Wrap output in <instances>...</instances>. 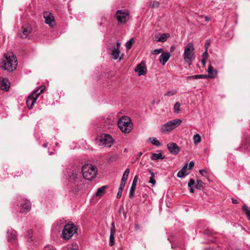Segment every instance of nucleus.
Here are the masks:
<instances>
[{
	"label": "nucleus",
	"mask_w": 250,
	"mask_h": 250,
	"mask_svg": "<svg viewBox=\"0 0 250 250\" xmlns=\"http://www.w3.org/2000/svg\"><path fill=\"white\" fill-rule=\"evenodd\" d=\"M242 210L245 212L248 219L250 221V210L245 204L243 206Z\"/></svg>",
	"instance_id": "29"
},
{
	"label": "nucleus",
	"mask_w": 250,
	"mask_h": 250,
	"mask_svg": "<svg viewBox=\"0 0 250 250\" xmlns=\"http://www.w3.org/2000/svg\"><path fill=\"white\" fill-rule=\"evenodd\" d=\"M137 180V176H135L133 179L131 188H130L129 196L130 198H132L134 197V191L136 188Z\"/></svg>",
	"instance_id": "19"
},
{
	"label": "nucleus",
	"mask_w": 250,
	"mask_h": 250,
	"mask_svg": "<svg viewBox=\"0 0 250 250\" xmlns=\"http://www.w3.org/2000/svg\"><path fill=\"white\" fill-rule=\"evenodd\" d=\"M125 184L122 183H120L119 190H118V192L117 195V198H120L121 197V196H122V192H123V189L125 187Z\"/></svg>",
	"instance_id": "28"
},
{
	"label": "nucleus",
	"mask_w": 250,
	"mask_h": 250,
	"mask_svg": "<svg viewBox=\"0 0 250 250\" xmlns=\"http://www.w3.org/2000/svg\"><path fill=\"white\" fill-rule=\"evenodd\" d=\"M188 166V164H186L178 172V177L183 178L189 174V173L188 172L187 170Z\"/></svg>",
	"instance_id": "21"
},
{
	"label": "nucleus",
	"mask_w": 250,
	"mask_h": 250,
	"mask_svg": "<svg viewBox=\"0 0 250 250\" xmlns=\"http://www.w3.org/2000/svg\"><path fill=\"white\" fill-rule=\"evenodd\" d=\"M52 154H53V153L52 152L49 153V155H52Z\"/></svg>",
	"instance_id": "58"
},
{
	"label": "nucleus",
	"mask_w": 250,
	"mask_h": 250,
	"mask_svg": "<svg viewBox=\"0 0 250 250\" xmlns=\"http://www.w3.org/2000/svg\"><path fill=\"white\" fill-rule=\"evenodd\" d=\"M45 87L43 85L34 90L26 100L27 106L29 109H32L34 103L38 98L39 95L43 91Z\"/></svg>",
	"instance_id": "8"
},
{
	"label": "nucleus",
	"mask_w": 250,
	"mask_h": 250,
	"mask_svg": "<svg viewBox=\"0 0 250 250\" xmlns=\"http://www.w3.org/2000/svg\"><path fill=\"white\" fill-rule=\"evenodd\" d=\"M135 71L138 73L139 76L144 75L146 72V68L144 62H141L137 65L135 69Z\"/></svg>",
	"instance_id": "15"
},
{
	"label": "nucleus",
	"mask_w": 250,
	"mask_h": 250,
	"mask_svg": "<svg viewBox=\"0 0 250 250\" xmlns=\"http://www.w3.org/2000/svg\"><path fill=\"white\" fill-rule=\"evenodd\" d=\"M201 141V138L199 134H196L193 136L194 143L196 145Z\"/></svg>",
	"instance_id": "30"
},
{
	"label": "nucleus",
	"mask_w": 250,
	"mask_h": 250,
	"mask_svg": "<svg viewBox=\"0 0 250 250\" xmlns=\"http://www.w3.org/2000/svg\"><path fill=\"white\" fill-rule=\"evenodd\" d=\"M167 147L171 154H177L180 151L179 147L175 143H170L167 145Z\"/></svg>",
	"instance_id": "14"
},
{
	"label": "nucleus",
	"mask_w": 250,
	"mask_h": 250,
	"mask_svg": "<svg viewBox=\"0 0 250 250\" xmlns=\"http://www.w3.org/2000/svg\"><path fill=\"white\" fill-rule=\"evenodd\" d=\"M188 80L195 79L194 76H188L187 77Z\"/></svg>",
	"instance_id": "48"
},
{
	"label": "nucleus",
	"mask_w": 250,
	"mask_h": 250,
	"mask_svg": "<svg viewBox=\"0 0 250 250\" xmlns=\"http://www.w3.org/2000/svg\"><path fill=\"white\" fill-rule=\"evenodd\" d=\"M43 147H46L47 146V143H45V144H44L43 145H42Z\"/></svg>",
	"instance_id": "54"
},
{
	"label": "nucleus",
	"mask_w": 250,
	"mask_h": 250,
	"mask_svg": "<svg viewBox=\"0 0 250 250\" xmlns=\"http://www.w3.org/2000/svg\"><path fill=\"white\" fill-rule=\"evenodd\" d=\"M170 57V54L167 52H163L159 57L160 62L164 65Z\"/></svg>",
	"instance_id": "18"
},
{
	"label": "nucleus",
	"mask_w": 250,
	"mask_h": 250,
	"mask_svg": "<svg viewBox=\"0 0 250 250\" xmlns=\"http://www.w3.org/2000/svg\"><path fill=\"white\" fill-rule=\"evenodd\" d=\"M206 60H207V59H203L201 61V62H202L203 66H205L206 64Z\"/></svg>",
	"instance_id": "46"
},
{
	"label": "nucleus",
	"mask_w": 250,
	"mask_h": 250,
	"mask_svg": "<svg viewBox=\"0 0 250 250\" xmlns=\"http://www.w3.org/2000/svg\"><path fill=\"white\" fill-rule=\"evenodd\" d=\"M183 56L185 62L190 65L195 58L194 47L192 43H188L186 46Z\"/></svg>",
	"instance_id": "4"
},
{
	"label": "nucleus",
	"mask_w": 250,
	"mask_h": 250,
	"mask_svg": "<svg viewBox=\"0 0 250 250\" xmlns=\"http://www.w3.org/2000/svg\"><path fill=\"white\" fill-rule=\"evenodd\" d=\"M206 172V170H204V169L200 170V171H199V172H200L201 174H203V172Z\"/></svg>",
	"instance_id": "52"
},
{
	"label": "nucleus",
	"mask_w": 250,
	"mask_h": 250,
	"mask_svg": "<svg viewBox=\"0 0 250 250\" xmlns=\"http://www.w3.org/2000/svg\"><path fill=\"white\" fill-rule=\"evenodd\" d=\"M114 244V235L110 234L109 237V245L112 246Z\"/></svg>",
	"instance_id": "35"
},
{
	"label": "nucleus",
	"mask_w": 250,
	"mask_h": 250,
	"mask_svg": "<svg viewBox=\"0 0 250 250\" xmlns=\"http://www.w3.org/2000/svg\"><path fill=\"white\" fill-rule=\"evenodd\" d=\"M176 93H177V91L176 90L172 89V90H169V91L165 93L164 95L170 97V96L175 95Z\"/></svg>",
	"instance_id": "32"
},
{
	"label": "nucleus",
	"mask_w": 250,
	"mask_h": 250,
	"mask_svg": "<svg viewBox=\"0 0 250 250\" xmlns=\"http://www.w3.org/2000/svg\"><path fill=\"white\" fill-rule=\"evenodd\" d=\"M202 57H203V59H208V48L207 47H206L205 51L203 54Z\"/></svg>",
	"instance_id": "40"
},
{
	"label": "nucleus",
	"mask_w": 250,
	"mask_h": 250,
	"mask_svg": "<svg viewBox=\"0 0 250 250\" xmlns=\"http://www.w3.org/2000/svg\"><path fill=\"white\" fill-rule=\"evenodd\" d=\"M204 18H205V20L206 21H209L210 20L209 18H208V17L205 16L204 17Z\"/></svg>",
	"instance_id": "51"
},
{
	"label": "nucleus",
	"mask_w": 250,
	"mask_h": 250,
	"mask_svg": "<svg viewBox=\"0 0 250 250\" xmlns=\"http://www.w3.org/2000/svg\"><path fill=\"white\" fill-rule=\"evenodd\" d=\"M204 183L201 180H197L195 188L199 189H202L204 188Z\"/></svg>",
	"instance_id": "31"
},
{
	"label": "nucleus",
	"mask_w": 250,
	"mask_h": 250,
	"mask_svg": "<svg viewBox=\"0 0 250 250\" xmlns=\"http://www.w3.org/2000/svg\"><path fill=\"white\" fill-rule=\"evenodd\" d=\"M194 165V163L193 162H192V161L190 162L188 165V169H191L192 168V167H193Z\"/></svg>",
	"instance_id": "44"
},
{
	"label": "nucleus",
	"mask_w": 250,
	"mask_h": 250,
	"mask_svg": "<svg viewBox=\"0 0 250 250\" xmlns=\"http://www.w3.org/2000/svg\"><path fill=\"white\" fill-rule=\"evenodd\" d=\"M181 104L179 102H176L174 105V112L176 114H179L181 113L180 110Z\"/></svg>",
	"instance_id": "27"
},
{
	"label": "nucleus",
	"mask_w": 250,
	"mask_h": 250,
	"mask_svg": "<svg viewBox=\"0 0 250 250\" xmlns=\"http://www.w3.org/2000/svg\"><path fill=\"white\" fill-rule=\"evenodd\" d=\"M163 51V49L162 48H160V49H154L152 53L153 54H158L159 53H160L161 52H162Z\"/></svg>",
	"instance_id": "39"
},
{
	"label": "nucleus",
	"mask_w": 250,
	"mask_h": 250,
	"mask_svg": "<svg viewBox=\"0 0 250 250\" xmlns=\"http://www.w3.org/2000/svg\"><path fill=\"white\" fill-rule=\"evenodd\" d=\"M21 208L23 210H21V211L23 212L24 211L26 212L28 211L31 208V203L29 201H25L24 203L21 204Z\"/></svg>",
	"instance_id": "22"
},
{
	"label": "nucleus",
	"mask_w": 250,
	"mask_h": 250,
	"mask_svg": "<svg viewBox=\"0 0 250 250\" xmlns=\"http://www.w3.org/2000/svg\"><path fill=\"white\" fill-rule=\"evenodd\" d=\"M181 119H174L162 125L160 130L163 133H167L177 127L182 123Z\"/></svg>",
	"instance_id": "7"
},
{
	"label": "nucleus",
	"mask_w": 250,
	"mask_h": 250,
	"mask_svg": "<svg viewBox=\"0 0 250 250\" xmlns=\"http://www.w3.org/2000/svg\"><path fill=\"white\" fill-rule=\"evenodd\" d=\"M149 183L152 184L153 186H154L156 184V181L154 179V177H150L149 180Z\"/></svg>",
	"instance_id": "41"
},
{
	"label": "nucleus",
	"mask_w": 250,
	"mask_h": 250,
	"mask_svg": "<svg viewBox=\"0 0 250 250\" xmlns=\"http://www.w3.org/2000/svg\"><path fill=\"white\" fill-rule=\"evenodd\" d=\"M118 125L121 130L125 133H129L132 129V124L129 118L122 117L118 122Z\"/></svg>",
	"instance_id": "6"
},
{
	"label": "nucleus",
	"mask_w": 250,
	"mask_h": 250,
	"mask_svg": "<svg viewBox=\"0 0 250 250\" xmlns=\"http://www.w3.org/2000/svg\"><path fill=\"white\" fill-rule=\"evenodd\" d=\"M83 178L86 180H92L97 175V167L92 164H85L81 168Z\"/></svg>",
	"instance_id": "3"
},
{
	"label": "nucleus",
	"mask_w": 250,
	"mask_h": 250,
	"mask_svg": "<svg viewBox=\"0 0 250 250\" xmlns=\"http://www.w3.org/2000/svg\"><path fill=\"white\" fill-rule=\"evenodd\" d=\"M208 78H215L217 75V71L214 69L211 64H209L208 69Z\"/></svg>",
	"instance_id": "20"
},
{
	"label": "nucleus",
	"mask_w": 250,
	"mask_h": 250,
	"mask_svg": "<svg viewBox=\"0 0 250 250\" xmlns=\"http://www.w3.org/2000/svg\"><path fill=\"white\" fill-rule=\"evenodd\" d=\"M148 171L150 174L151 177H155V173L150 169H148Z\"/></svg>",
	"instance_id": "45"
},
{
	"label": "nucleus",
	"mask_w": 250,
	"mask_h": 250,
	"mask_svg": "<svg viewBox=\"0 0 250 250\" xmlns=\"http://www.w3.org/2000/svg\"><path fill=\"white\" fill-rule=\"evenodd\" d=\"M43 17L45 19V23L50 27H53L56 25L54 17L51 13L48 11L45 12L43 13Z\"/></svg>",
	"instance_id": "12"
},
{
	"label": "nucleus",
	"mask_w": 250,
	"mask_h": 250,
	"mask_svg": "<svg viewBox=\"0 0 250 250\" xmlns=\"http://www.w3.org/2000/svg\"><path fill=\"white\" fill-rule=\"evenodd\" d=\"M114 142L111 136L108 134H103L101 135L99 138V145L105 147H110Z\"/></svg>",
	"instance_id": "11"
},
{
	"label": "nucleus",
	"mask_w": 250,
	"mask_h": 250,
	"mask_svg": "<svg viewBox=\"0 0 250 250\" xmlns=\"http://www.w3.org/2000/svg\"><path fill=\"white\" fill-rule=\"evenodd\" d=\"M7 239L9 242L13 243L16 240L17 233L16 231L12 229H8L7 230Z\"/></svg>",
	"instance_id": "16"
},
{
	"label": "nucleus",
	"mask_w": 250,
	"mask_h": 250,
	"mask_svg": "<svg viewBox=\"0 0 250 250\" xmlns=\"http://www.w3.org/2000/svg\"><path fill=\"white\" fill-rule=\"evenodd\" d=\"M170 37V35L168 33L162 34L158 39L157 41L160 42H165L167 39Z\"/></svg>",
	"instance_id": "26"
},
{
	"label": "nucleus",
	"mask_w": 250,
	"mask_h": 250,
	"mask_svg": "<svg viewBox=\"0 0 250 250\" xmlns=\"http://www.w3.org/2000/svg\"><path fill=\"white\" fill-rule=\"evenodd\" d=\"M142 152H139L138 154V159L141 156V155H142Z\"/></svg>",
	"instance_id": "53"
},
{
	"label": "nucleus",
	"mask_w": 250,
	"mask_h": 250,
	"mask_svg": "<svg viewBox=\"0 0 250 250\" xmlns=\"http://www.w3.org/2000/svg\"><path fill=\"white\" fill-rule=\"evenodd\" d=\"M194 77L195 79H206V78H208V76L207 75H203V74L194 75Z\"/></svg>",
	"instance_id": "37"
},
{
	"label": "nucleus",
	"mask_w": 250,
	"mask_h": 250,
	"mask_svg": "<svg viewBox=\"0 0 250 250\" xmlns=\"http://www.w3.org/2000/svg\"><path fill=\"white\" fill-rule=\"evenodd\" d=\"M1 67L5 70L12 71L17 65V60L13 53L9 52L4 54V60L2 61Z\"/></svg>",
	"instance_id": "2"
},
{
	"label": "nucleus",
	"mask_w": 250,
	"mask_h": 250,
	"mask_svg": "<svg viewBox=\"0 0 250 250\" xmlns=\"http://www.w3.org/2000/svg\"><path fill=\"white\" fill-rule=\"evenodd\" d=\"M10 87V82L8 79L0 78V88L3 90L8 91Z\"/></svg>",
	"instance_id": "17"
},
{
	"label": "nucleus",
	"mask_w": 250,
	"mask_h": 250,
	"mask_svg": "<svg viewBox=\"0 0 250 250\" xmlns=\"http://www.w3.org/2000/svg\"><path fill=\"white\" fill-rule=\"evenodd\" d=\"M29 240H30L31 241H32V239H31V237H30L28 238V241H29Z\"/></svg>",
	"instance_id": "57"
},
{
	"label": "nucleus",
	"mask_w": 250,
	"mask_h": 250,
	"mask_svg": "<svg viewBox=\"0 0 250 250\" xmlns=\"http://www.w3.org/2000/svg\"><path fill=\"white\" fill-rule=\"evenodd\" d=\"M121 44L119 42L116 43L110 44L108 48V52L114 60H117L120 53V47Z\"/></svg>",
	"instance_id": "10"
},
{
	"label": "nucleus",
	"mask_w": 250,
	"mask_h": 250,
	"mask_svg": "<svg viewBox=\"0 0 250 250\" xmlns=\"http://www.w3.org/2000/svg\"><path fill=\"white\" fill-rule=\"evenodd\" d=\"M140 229V227H139V225H138V224H135V229L136 230H138L139 229Z\"/></svg>",
	"instance_id": "47"
},
{
	"label": "nucleus",
	"mask_w": 250,
	"mask_h": 250,
	"mask_svg": "<svg viewBox=\"0 0 250 250\" xmlns=\"http://www.w3.org/2000/svg\"><path fill=\"white\" fill-rule=\"evenodd\" d=\"M165 157L163 156L161 153H153L151 156V159L153 160H158L159 159H164Z\"/></svg>",
	"instance_id": "24"
},
{
	"label": "nucleus",
	"mask_w": 250,
	"mask_h": 250,
	"mask_svg": "<svg viewBox=\"0 0 250 250\" xmlns=\"http://www.w3.org/2000/svg\"><path fill=\"white\" fill-rule=\"evenodd\" d=\"M194 183H195L194 180L192 179H190L189 182L188 183V187H192L193 185L194 184Z\"/></svg>",
	"instance_id": "42"
},
{
	"label": "nucleus",
	"mask_w": 250,
	"mask_h": 250,
	"mask_svg": "<svg viewBox=\"0 0 250 250\" xmlns=\"http://www.w3.org/2000/svg\"><path fill=\"white\" fill-rule=\"evenodd\" d=\"M61 225V223L60 222H56L55 224H54V228L56 229H58L57 228V227H60V225Z\"/></svg>",
	"instance_id": "43"
},
{
	"label": "nucleus",
	"mask_w": 250,
	"mask_h": 250,
	"mask_svg": "<svg viewBox=\"0 0 250 250\" xmlns=\"http://www.w3.org/2000/svg\"><path fill=\"white\" fill-rule=\"evenodd\" d=\"M172 49H173V47H171L170 48V50H171Z\"/></svg>",
	"instance_id": "59"
},
{
	"label": "nucleus",
	"mask_w": 250,
	"mask_h": 250,
	"mask_svg": "<svg viewBox=\"0 0 250 250\" xmlns=\"http://www.w3.org/2000/svg\"><path fill=\"white\" fill-rule=\"evenodd\" d=\"M77 227L73 223H68L62 230V237L64 240H69L75 233H77Z\"/></svg>",
	"instance_id": "5"
},
{
	"label": "nucleus",
	"mask_w": 250,
	"mask_h": 250,
	"mask_svg": "<svg viewBox=\"0 0 250 250\" xmlns=\"http://www.w3.org/2000/svg\"><path fill=\"white\" fill-rule=\"evenodd\" d=\"M106 188V186H104L99 188L96 193V195L99 197L103 196L105 193V189Z\"/></svg>",
	"instance_id": "23"
},
{
	"label": "nucleus",
	"mask_w": 250,
	"mask_h": 250,
	"mask_svg": "<svg viewBox=\"0 0 250 250\" xmlns=\"http://www.w3.org/2000/svg\"><path fill=\"white\" fill-rule=\"evenodd\" d=\"M133 39H130V40H129L128 42H126V44H125V46L126 47L127 49H130L131 48L132 45V44H133Z\"/></svg>",
	"instance_id": "34"
},
{
	"label": "nucleus",
	"mask_w": 250,
	"mask_h": 250,
	"mask_svg": "<svg viewBox=\"0 0 250 250\" xmlns=\"http://www.w3.org/2000/svg\"><path fill=\"white\" fill-rule=\"evenodd\" d=\"M159 3L157 1H153L150 3L149 6L151 8H156L159 7Z\"/></svg>",
	"instance_id": "36"
},
{
	"label": "nucleus",
	"mask_w": 250,
	"mask_h": 250,
	"mask_svg": "<svg viewBox=\"0 0 250 250\" xmlns=\"http://www.w3.org/2000/svg\"><path fill=\"white\" fill-rule=\"evenodd\" d=\"M129 16V13L127 10H117L115 14V18L120 24H125Z\"/></svg>",
	"instance_id": "9"
},
{
	"label": "nucleus",
	"mask_w": 250,
	"mask_h": 250,
	"mask_svg": "<svg viewBox=\"0 0 250 250\" xmlns=\"http://www.w3.org/2000/svg\"><path fill=\"white\" fill-rule=\"evenodd\" d=\"M32 29V26L29 23H26L23 24L21 30V37L22 39L27 38L29 34L31 33Z\"/></svg>",
	"instance_id": "13"
},
{
	"label": "nucleus",
	"mask_w": 250,
	"mask_h": 250,
	"mask_svg": "<svg viewBox=\"0 0 250 250\" xmlns=\"http://www.w3.org/2000/svg\"><path fill=\"white\" fill-rule=\"evenodd\" d=\"M65 176L71 183H79L82 179L81 167L80 166H74L67 169L65 172Z\"/></svg>",
	"instance_id": "1"
},
{
	"label": "nucleus",
	"mask_w": 250,
	"mask_h": 250,
	"mask_svg": "<svg viewBox=\"0 0 250 250\" xmlns=\"http://www.w3.org/2000/svg\"><path fill=\"white\" fill-rule=\"evenodd\" d=\"M151 142L156 146H159L161 145V144L156 138H152Z\"/></svg>",
	"instance_id": "33"
},
{
	"label": "nucleus",
	"mask_w": 250,
	"mask_h": 250,
	"mask_svg": "<svg viewBox=\"0 0 250 250\" xmlns=\"http://www.w3.org/2000/svg\"><path fill=\"white\" fill-rule=\"evenodd\" d=\"M122 209H123V208H122ZM121 209H122V208H120L119 210V213H121Z\"/></svg>",
	"instance_id": "55"
},
{
	"label": "nucleus",
	"mask_w": 250,
	"mask_h": 250,
	"mask_svg": "<svg viewBox=\"0 0 250 250\" xmlns=\"http://www.w3.org/2000/svg\"><path fill=\"white\" fill-rule=\"evenodd\" d=\"M232 202L233 204H237L238 202L236 199H234L233 198H232Z\"/></svg>",
	"instance_id": "49"
},
{
	"label": "nucleus",
	"mask_w": 250,
	"mask_h": 250,
	"mask_svg": "<svg viewBox=\"0 0 250 250\" xmlns=\"http://www.w3.org/2000/svg\"><path fill=\"white\" fill-rule=\"evenodd\" d=\"M124 216L125 218H126V213H125L124 214Z\"/></svg>",
	"instance_id": "56"
},
{
	"label": "nucleus",
	"mask_w": 250,
	"mask_h": 250,
	"mask_svg": "<svg viewBox=\"0 0 250 250\" xmlns=\"http://www.w3.org/2000/svg\"><path fill=\"white\" fill-rule=\"evenodd\" d=\"M115 232V224L114 222H112L111 223V228L110 229V234H113L114 235V233Z\"/></svg>",
	"instance_id": "38"
},
{
	"label": "nucleus",
	"mask_w": 250,
	"mask_h": 250,
	"mask_svg": "<svg viewBox=\"0 0 250 250\" xmlns=\"http://www.w3.org/2000/svg\"><path fill=\"white\" fill-rule=\"evenodd\" d=\"M129 169L127 168L125 171L124 172L122 178V180L121 183H124L125 184V182L127 179L129 173Z\"/></svg>",
	"instance_id": "25"
},
{
	"label": "nucleus",
	"mask_w": 250,
	"mask_h": 250,
	"mask_svg": "<svg viewBox=\"0 0 250 250\" xmlns=\"http://www.w3.org/2000/svg\"><path fill=\"white\" fill-rule=\"evenodd\" d=\"M189 190H190V192L191 193H193L194 192V189H193V188L192 187H189Z\"/></svg>",
	"instance_id": "50"
}]
</instances>
